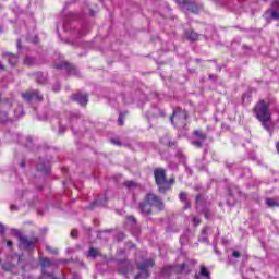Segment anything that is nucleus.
Masks as SVG:
<instances>
[{
	"label": "nucleus",
	"instance_id": "nucleus-1",
	"mask_svg": "<svg viewBox=\"0 0 279 279\" xmlns=\"http://www.w3.org/2000/svg\"><path fill=\"white\" fill-rule=\"evenodd\" d=\"M154 209L155 213H162L165 210V202H162L160 196L154 193H147L144 199L138 203V210L141 215L150 217V215H154Z\"/></svg>",
	"mask_w": 279,
	"mask_h": 279
},
{
	"label": "nucleus",
	"instance_id": "nucleus-2",
	"mask_svg": "<svg viewBox=\"0 0 279 279\" xmlns=\"http://www.w3.org/2000/svg\"><path fill=\"white\" fill-rule=\"evenodd\" d=\"M155 184L160 193H167L171 191V186L175 184V177L172 175L167 180V170L165 168H156L154 170Z\"/></svg>",
	"mask_w": 279,
	"mask_h": 279
},
{
	"label": "nucleus",
	"instance_id": "nucleus-3",
	"mask_svg": "<svg viewBox=\"0 0 279 279\" xmlns=\"http://www.w3.org/2000/svg\"><path fill=\"white\" fill-rule=\"evenodd\" d=\"M253 112L257 119V121H264V119H267L271 117V112L269 111V105L265 99H260L258 102L255 104L253 107Z\"/></svg>",
	"mask_w": 279,
	"mask_h": 279
},
{
	"label": "nucleus",
	"instance_id": "nucleus-4",
	"mask_svg": "<svg viewBox=\"0 0 279 279\" xmlns=\"http://www.w3.org/2000/svg\"><path fill=\"white\" fill-rule=\"evenodd\" d=\"M186 121H189V111L178 107L172 113L171 123L175 128H184Z\"/></svg>",
	"mask_w": 279,
	"mask_h": 279
},
{
	"label": "nucleus",
	"instance_id": "nucleus-5",
	"mask_svg": "<svg viewBox=\"0 0 279 279\" xmlns=\"http://www.w3.org/2000/svg\"><path fill=\"white\" fill-rule=\"evenodd\" d=\"M14 235L19 241L20 250L32 251L34 250V245L38 243V238L34 236V238L27 239V236H24V234L20 230H15Z\"/></svg>",
	"mask_w": 279,
	"mask_h": 279
},
{
	"label": "nucleus",
	"instance_id": "nucleus-6",
	"mask_svg": "<svg viewBox=\"0 0 279 279\" xmlns=\"http://www.w3.org/2000/svg\"><path fill=\"white\" fill-rule=\"evenodd\" d=\"M156 262L154 259H146L144 263L137 265V269L140 274L135 277V279H149V269L154 267Z\"/></svg>",
	"mask_w": 279,
	"mask_h": 279
},
{
	"label": "nucleus",
	"instance_id": "nucleus-7",
	"mask_svg": "<svg viewBox=\"0 0 279 279\" xmlns=\"http://www.w3.org/2000/svg\"><path fill=\"white\" fill-rule=\"evenodd\" d=\"M180 8H185L187 12H192V14H199V10L202 7L197 4L194 0H174Z\"/></svg>",
	"mask_w": 279,
	"mask_h": 279
},
{
	"label": "nucleus",
	"instance_id": "nucleus-8",
	"mask_svg": "<svg viewBox=\"0 0 279 279\" xmlns=\"http://www.w3.org/2000/svg\"><path fill=\"white\" fill-rule=\"evenodd\" d=\"M12 110V102L8 98L0 97V123L8 121V112Z\"/></svg>",
	"mask_w": 279,
	"mask_h": 279
},
{
	"label": "nucleus",
	"instance_id": "nucleus-9",
	"mask_svg": "<svg viewBox=\"0 0 279 279\" xmlns=\"http://www.w3.org/2000/svg\"><path fill=\"white\" fill-rule=\"evenodd\" d=\"M193 136H195V138H197L198 141H193L192 145L194 147H197L198 149H202V147H204V141L208 138V134H206V132H204L203 130H195L193 132Z\"/></svg>",
	"mask_w": 279,
	"mask_h": 279
},
{
	"label": "nucleus",
	"instance_id": "nucleus-10",
	"mask_svg": "<svg viewBox=\"0 0 279 279\" xmlns=\"http://www.w3.org/2000/svg\"><path fill=\"white\" fill-rule=\"evenodd\" d=\"M22 98L25 101H32V99H35V101H43V99H44L40 92H38L36 89L22 93Z\"/></svg>",
	"mask_w": 279,
	"mask_h": 279
},
{
	"label": "nucleus",
	"instance_id": "nucleus-11",
	"mask_svg": "<svg viewBox=\"0 0 279 279\" xmlns=\"http://www.w3.org/2000/svg\"><path fill=\"white\" fill-rule=\"evenodd\" d=\"M72 99L73 101H76V104H80V106H83L84 108H86V106L88 105L87 94H80V93L73 94Z\"/></svg>",
	"mask_w": 279,
	"mask_h": 279
},
{
	"label": "nucleus",
	"instance_id": "nucleus-12",
	"mask_svg": "<svg viewBox=\"0 0 279 279\" xmlns=\"http://www.w3.org/2000/svg\"><path fill=\"white\" fill-rule=\"evenodd\" d=\"M2 58H4V60H8L11 66H16V64L19 63V56L12 52H3Z\"/></svg>",
	"mask_w": 279,
	"mask_h": 279
},
{
	"label": "nucleus",
	"instance_id": "nucleus-13",
	"mask_svg": "<svg viewBox=\"0 0 279 279\" xmlns=\"http://www.w3.org/2000/svg\"><path fill=\"white\" fill-rule=\"evenodd\" d=\"M184 37L186 38V40H190L191 43H196V40H199V34L192 29L185 31Z\"/></svg>",
	"mask_w": 279,
	"mask_h": 279
},
{
	"label": "nucleus",
	"instance_id": "nucleus-14",
	"mask_svg": "<svg viewBox=\"0 0 279 279\" xmlns=\"http://www.w3.org/2000/svg\"><path fill=\"white\" fill-rule=\"evenodd\" d=\"M34 77L37 84H47V77L45 76V74H43V72L35 73Z\"/></svg>",
	"mask_w": 279,
	"mask_h": 279
},
{
	"label": "nucleus",
	"instance_id": "nucleus-15",
	"mask_svg": "<svg viewBox=\"0 0 279 279\" xmlns=\"http://www.w3.org/2000/svg\"><path fill=\"white\" fill-rule=\"evenodd\" d=\"M166 269L172 270L175 274H182L184 269H186V264H180L174 266L173 268L171 266L166 267Z\"/></svg>",
	"mask_w": 279,
	"mask_h": 279
},
{
	"label": "nucleus",
	"instance_id": "nucleus-16",
	"mask_svg": "<svg viewBox=\"0 0 279 279\" xmlns=\"http://www.w3.org/2000/svg\"><path fill=\"white\" fill-rule=\"evenodd\" d=\"M97 256H102L98 248L90 247L87 253V258H97Z\"/></svg>",
	"mask_w": 279,
	"mask_h": 279
},
{
	"label": "nucleus",
	"instance_id": "nucleus-17",
	"mask_svg": "<svg viewBox=\"0 0 279 279\" xmlns=\"http://www.w3.org/2000/svg\"><path fill=\"white\" fill-rule=\"evenodd\" d=\"M47 267H51V259L45 257L41 259L43 274H47V270H46Z\"/></svg>",
	"mask_w": 279,
	"mask_h": 279
},
{
	"label": "nucleus",
	"instance_id": "nucleus-18",
	"mask_svg": "<svg viewBox=\"0 0 279 279\" xmlns=\"http://www.w3.org/2000/svg\"><path fill=\"white\" fill-rule=\"evenodd\" d=\"M125 117H128V111L120 112L118 118V125H120V128L125 124Z\"/></svg>",
	"mask_w": 279,
	"mask_h": 279
},
{
	"label": "nucleus",
	"instance_id": "nucleus-19",
	"mask_svg": "<svg viewBox=\"0 0 279 279\" xmlns=\"http://www.w3.org/2000/svg\"><path fill=\"white\" fill-rule=\"evenodd\" d=\"M23 64L25 66H34V64H36V59H34L33 57H25Z\"/></svg>",
	"mask_w": 279,
	"mask_h": 279
},
{
	"label": "nucleus",
	"instance_id": "nucleus-20",
	"mask_svg": "<svg viewBox=\"0 0 279 279\" xmlns=\"http://www.w3.org/2000/svg\"><path fill=\"white\" fill-rule=\"evenodd\" d=\"M199 276H202L203 278L210 279V271H208V268H206V266H201Z\"/></svg>",
	"mask_w": 279,
	"mask_h": 279
},
{
	"label": "nucleus",
	"instance_id": "nucleus-21",
	"mask_svg": "<svg viewBox=\"0 0 279 279\" xmlns=\"http://www.w3.org/2000/svg\"><path fill=\"white\" fill-rule=\"evenodd\" d=\"M54 69H66L68 71L73 70V65L69 62H63L61 64H54Z\"/></svg>",
	"mask_w": 279,
	"mask_h": 279
},
{
	"label": "nucleus",
	"instance_id": "nucleus-22",
	"mask_svg": "<svg viewBox=\"0 0 279 279\" xmlns=\"http://www.w3.org/2000/svg\"><path fill=\"white\" fill-rule=\"evenodd\" d=\"M266 204L269 208H278L279 203L274 198H266Z\"/></svg>",
	"mask_w": 279,
	"mask_h": 279
},
{
	"label": "nucleus",
	"instance_id": "nucleus-23",
	"mask_svg": "<svg viewBox=\"0 0 279 279\" xmlns=\"http://www.w3.org/2000/svg\"><path fill=\"white\" fill-rule=\"evenodd\" d=\"M267 12H270V19L274 21H279V12L274 9H268Z\"/></svg>",
	"mask_w": 279,
	"mask_h": 279
},
{
	"label": "nucleus",
	"instance_id": "nucleus-24",
	"mask_svg": "<svg viewBox=\"0 0 279 279\" xmlns=\"http://www.w3.org/2000/svg\"><path fill=\"white\" fill-rule=\"evenodd\" d=\"M270 120H271V116L268 118H265L264 120H258V121H260L263 128L267 130V132H269V130H270L269 124H267V122Z\"/></svg>",
	"mask_w": 279,
	"mask_h": 279
},
{
	"label": "nucleus",
	"instance_id": "nucleus-25",
	"mask_svg": "<svg viewBox=\"0 0 279 279\" xmlns=\"http://www.w3.org/2000/svg\"><path fill=\"white\" fill-rule=\"evenodd\" d=\"M123 185L126 186V189H134V187L138 186V184L134 181H125L123 183Z\"/></svg>",
	"mask_w": 279,
	"mask_h": 279
},
{
	"label": "nucleus",
	"instance_id": "nucleus-26",
	"mask_svg": "<svg viewBox=\"0 0 279 279\" xmlns=\"http://www.w3.org/2000/svg\"><path fill=\"white\" fill-rule=\"evenodd\" d=\"M38 171H41V173H50L51 172V169H49V168H45V165H40L39 167H38Z\"/></svg>",
	"mask_w": 279,
	"mask_h": 279
},
{
	"label": "nucleus",
	"instance_id": "nucleus-27",
	"mask_svg": "<svg viewBox=\"0 0 279 279\" xmlns=\"http://www.w3.org/2000/svg\"><path fill=\"white\" fill-rule=\"evenodd\" d=\"M270 10H279V0H274L270 4Z\"/></svg>",
	"mask_w": 279,
	"mask_h": 279
},
{
	"label": "nucleus",
	"instance_id": "nucleus-28",
	"mask_svg": "<svg viewBox=\"0 0 279 279\" xmlns=\"http://www.w3.org/2000/svg\"><path fill=\"white\" fill-rule=\"evenodd\" d=\"M118 265H126V267H130L131 264L128 259H117Z\"/></svg>",
	"mask_w": 279,
	"mask_h": 279
},
{
	"label": "nucleus",
	"instance_id": "nucleus-29",
	"mask_svg": "<svg viewBox=\"0 0 279 279\" xmlns=\"http://www.w3.org/2000/svg\"><path fill=\"white\" fill-rule=\"evenodd\" d=\"M187 194L186 192H180L179 199L180 202H186Z\"/></svg>",
	"mask_w": 279,
	"mask_h": 279
},
{
	"label": "nucleus",
	"instance_id": "nucleus-30",
	"mask_svg": "<svg viewBox=\"0 0 279 279\" xmlns=\"http://www.w3.org/2000/svg\"><path fill=\"white\" fill-rule=\"evenodd\" d=\"M192 221L195 227H197V226H199V223H202V220L195 216L192 218Z\"/></svg>",
	"mask_w": 279,
	"mask_h": 279
},
{
	"label": "nucleus",
	"instance_id": "nucleus-31",
	"mask_svg": "<svg viewBox=\"0 0 279 279\" xmlns=\"http://www.w3.org/2000/svg\"><path fill=\"white\" fill-rule=\"evenodd\" d=\"M111 143H112L113 145H117V147H121V145H123V144L121 143V141L114 140V138L111 140Z\"/></svg>",
	"mask_w": 279,
	"mask_h": 279
},
{
	"label": "nucleus",
	"instance_id": "nucleus-32",
	"mask_svg": "<svg viewBox=\"0 0 279 279\" xmlns=\"http://www.w3.org/2000/svg\"><path fill=\"white\" fill-rule=\"evenodd\" d=\"M232 256L233 258H241V253L239 251H233Z\"/></svg>",
	"mask_w": 279,
	"mask_h": 279
},
{
	"label": "nucleus",
	"instance_id": "nucleus-33",
	"mask_svg": "<svg viewBox=\"0 0 279 279\" xmlns=\"http://www.w3.org/2000/svg\"><path fill=\"white\" fill-rule=\"evenodd\" d=\"M71 236H72V239H77V230L76 229H73L71 231Z\"/></svg>",
	"mask_w": 279,
	"mask_h": 279
},
{
	"label": "nucleus",
	"instance_id": "nucleus-34",
	"mask_svg": "<svg viewBox=\"0 0 279 279\" xmlns=\"http://www.w3.org/2000/svg\"><path fill=\"white\" fill-rule=\"evenodd\" d=\"M5 233V226H3V223L0 222V234H4Z\"/></svg>",
	"mask_w": 279,
	"mask_h": 279
},
{
	"label": "nucleus",
	"instance_id": "nucleus-35",
	"mask_svg": "<svg viewBox=\"0 0 279 279\" xmlns=\"http://www.w3.org/2000/svg\"><path fill=\"white\" fill-rule=\"evenodd\" d=\"M118 274H122V276H125V274H128V268L119 269Z\"/></svg>",
	"mask_w": 279,
	"mask_h": 279
},
{
	"label": "nucleus",
	"instance_id": "nucleus-36",
	"mask_svg": "<svg viewBox=\"0 0 279 279\" xmlns=\"http://www.w3.org/2000/svg\"><path fill=\"white\" fill-rule=\"evenodd\" d=\"M175 145H178L177 142H168V147H175Z\"/></svg>",
	"mask_w": 279,
	"mask_h": 279
},
{
	"label": "nucleus",
	"instance_id": "nucleus-37",
	"mask_svg": "<svg viewBox=\"0 0 279 279\" xmlns=\"http://www.w3.org/2000/svg\"><path fill=\"white\" fill-rule=\"evenodd\" d=\"M189 208H191V202L185 201V207H184V209H185V210H189Z\"/></svg>",
	"mask_w": 279,
	"mask_h": 279
},
{
	"label": "nucleus",
	"instance_id": "nucleus-38",
	"mask_svg": "<svg viewBox=\"0 0 279 279\" xmlns=\"http://www.w3.org/2000/svg\"><path fill=\"white\" fill-rule=\"evenodd\" d=\"M129 221H132L133 223H136V217L129 216Z\"/></svg>",
	"mask_w": 279,
	"mask_h": 279
},
{
	"label": "nucleus",
	"instance_id": "nucleus-39",
	"mask_svg": "<svg viewBox=\"0 0 279 279\" xmlns=\"http://www.w3.org/2000/svg\"><path fill=\"white\" fill-rule=\"evenodd\" d=\"M14 245V242L12 240L7 241V246L12 247Z\"/></svg>",
	"mask_w": 279,
	"mask_h": 279
},
{
	"label": "nucleus",
	"instance_id": "nucleus-40",
	"mask_svg": "<svg viewBox=\"0 0 279 279\" xmlns=\"http://www.w3.org/2000/svg\"><path fill=\"white\" fill-rule=\"evenodd\" d=\"M46 250L47 252H52L53 254H58V251H52L51 246H47Z\"/></svg>",
	"mask_w": 279,
	"mask_h": 279
},
{
	"label": "nucleus",
	"instance_id": "nucleus-41",
	"mask_svg": "<svg viewBox=\"0 0 279 279\" xmlns=\"http://www.w3.org/2000/svg\"><path fill=\"white\" fill-rule=\"evenodd\" d=\"M199 199H202V195H196V204H199Z\"/></svg>",
	"mask_w": 279,
	"mask_h": 279
},
{
	"label": "nucleus",
	"instance_id": "nucleus-42",
	"mask_svg": "<svg viewBox=\"0 0 279 279\" xmlns=\"http://www.w3.org/2000/svg\"><path fill=\"white\" fill-rule=\"evenodd\" d=\"M95 206H97V201H95L94 203H92V205H90V210H93V208H95Z\"/></svg>",
	"mask_w": 279,
	"mask_h": 279
},
{
	"label": "nucleus",
	"instance_id": "nucleus-43",
	"mask_svg": "<svg viewBox=\"0 0 279 279\" xmlns=\"http://www.w3.org/2000/svg\"><path fill=\"white\" fill-rule=\"evenodd\" d=\"M0 71H5V65H3L0 61Z\"/></svg>",
	"mask_w": 279,
	"mask_h": 279
},
{
	"label": "nucleus",
	"instance_id": "nucleus-44",
	"mask_svg": "<svg viewBox=\"0 0 279 279\" xmlns=\"http://www.w3.org/2000/svg\"><path fill=\"white\" fill-rule=\"evenodd\" d=\"M205 219H210V216L208 215V211H205Z\"/></svg>",
	"mask_w": 279,
	"mask_h": 279
},
{
	"label": "nucleus",
	"instance_id": "nucleus-45",
	"mask_svg": "<svg viewBox=\"0 0 279 279\" xmlns=\"http://www.w3.org/2000/svg\"><path fill=\"white\" fill-rule=\"evenodd\" d=\"M201 276H202V275H199V274L197 275V274H196V275H194V278H195V279H199Z\"/></svg>",
	"mask_w": 279,
	"mask_h": 279
},
{
	"label": "nucleus",
	"instance_id": "nucleus-46",
	"mask_svg": "<svg viewBox=\"0 0 279 279\" xmlns=\"http://www.w3.org/2000/svg\"><path fill=\"white\" fill-rule=\"evenodd\" d=\"M11 210H16V207L14 205H11Z\"/></svg>",
	"mask_w": 279,
	"mask_h": 279
},
{
	"label": "nucleus",
	"instance_id": "nucleus-47",
	"mask_svg": "<svg viewBox=\"0 0 279 279\" xmlns=\"http://www.w3.org/2000/svg\"><path fill=\"white\" fill-rule=\"evenodd\" d=\"M21 167L25 168V161L21 162Z\"/></svg>",
	"mask_w": 279,
	"mask_h": 279
},
{
	"label": "nucleus",
	"instance_id": "nucleus-48",
	"mask_svg": "<svg viewBox=\"0 0 279 279\" xmlns=\"http://www.w3.org/2000/svg\"><path fill=\"white\" fill-rule=\"evenodd\" d=\"M215 75L210 74L209 80H214Z\"/></svg>",
	"mask_w": 279,
	"mask_h": 279
},
{
	"label": "nucleus",
	"instance_id": "nucleus-49",
	"mask_svg": "<svg viewBox=\"0 0 279 279\" xmlns=\"http://www.w3.org/2000/svg\"><path fill=\"white\" fill-rule=\"evenodd\" d=\"M48 278H51V274H47Z\"/></svg>",
	"mask_w": 279,
	"mask_h": 279
},
{
	"label": "nucleus",
	"instance_id": "nucleus-50",
	"mask_svg": "<svg viewBox=\"0 0 279 279\" xmlns=\"http://www.w3.org/2000/svg\"><path fill=\"white\" fill-rule=\"evenodd\" d=\"M17 47H21V43L17 44Z\"/></svg>",
	"mask_w": 279,
	"mask_h": 279
},
{
	"label": "nucleus",
	"instance_id": "nucleus-51",
	"mask_svg": "<svg viewBox=\"0 0 279 279\" xmlns=\"http://www.w3.org/2000/svg\"><path fill=\"white\" fill-rule=\"evenodd\" d=\"M263 1L267 2V1H269V0H263Z\"/></svg>",
	"mask_w": 279,
	"mask_h": 279
}]
</instances>
